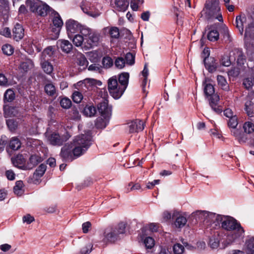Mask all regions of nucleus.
<instances>
[{"label": "nucleus", "mask_w": 254, "mask_h": 254, "mask_svg": "<svg viewBox=\"0 0 254 254\" xmlns=\"http://www.w3.org/2000/svg\"><path fill=\"white\" fill-rule=\"evenodd\" d=\"M232 61H233V60H231L230 55L229 57L228 56H224L221 59V64L224 66H229L230 65Z\"/></svg>", "instance_id": "obj_57"}, {"label": "nucleus", "mask_w": 254, "mask_h": 254, "mask_svg": "<svg viewBox=\"0 0 254 254\" xmlns=\"http://www.w3.org/2000/svg\"><path fill=\"white\" fill-rule=\"evenodd\" d=\"M209 217V218L214 217V213L207 212L206 211H200L198 210L193 213L191 214V216L195 218L196 220H199L202 221L204 220V218L205 216Z\"/></svg>", "instance_id": "obj_17"}, {"label": "nucleus", "mask_w": 254, "mask_h": 254, "mask_svg": "<svg viewBox=\"0 0 254 254\" xmlns=\"http://www.w3.org/2000/svg\"><path fill=\"white\" fill-rule=\"evenodd\" d=\"M7 125L11 130H14L17 127V124L12 119H8L6 121Z\"/></svg>", "instance_id": "obj_60"}, {"label": "nucleus", "mask_w": 254, "mask_h": 254, "mask_svg": "<svg viewBox=\"0 0 254 254\" xmlns=\"http://www.w3.org/2000/svg\"><path fill=\"white\" fill-rule=\"evenodd\" d=\"M126 224L120 223L116 227L107 228L104 231L103 241L104 243H114L118 240L120 234L126 232Z\"/></svg>", "instance_id": "obj_3"}, {"label": "nucleus", "mask_w": 254, "mask_h": 254, "mask_svg": "<svg viewBox=\"0 0 254 254\" xmlns=\"http://www.w3.org/2000/svg\"><path fill=\"white\" fill-rule=\"evenodd\" d=\"M45 91L49 96H53L56 94V89L52 83L46 84L45 86Z\"/></svg>", "instance_id": "obj_38"}, {"label": "nucleus", "mask_w": 254, "mask_h": 254, "mask_svg": "<svg viewBox=\"0 0 254 254\" xmlns=\"http://www.w3.org/2000/svg\"><path fill=\"white\" fill-rule=\"evenodd\" d=\"M243 85L245 87L249 89L252 87L254 84V80L252 78V77H248L245 78L243 81Z\"/></svg>", "instance_id": "obj_50"}, {"label": "nucleus", "mask_w": 254, "mask_h": 254, "mask_svg": "<svg viewBox=\"0 0 254 254\" xmlns=\"http://www.w3.org/2000/svg\"><path fill=\"white\" fill-rule=\"evenodd\" d=\"M95 126L98 128H104L106 126V123L102 118H98L95 122Z\"/></svg>", "instance_id": "obj_54"}, {"label": "nucleus", "mask_w": 254, "mask_h": 254, "mask_svg": "<svg viewBox=\"0 0 254 254\" xmlns=\"http://www.w3.org/2000/svg\"><path fill=\"white\" fill-rule=\"evenodd\" d=\"M85 36L80 33V34H76L74 36L72 35L71 39H72L73 43L77 47L81 46L84 45L85 46Z\"/></svg>", "instance_id": "obj_25"}, {"label": "nucleus", "mask_w": 254, "mask_h": 254, "mask_svg": "<svg viewBox=\"0 0 254 254\" xmlns=\"http://www.w3.org/2000/svg\"><path fill=\"white\" fill-rule=\"evenodd\" d=\"M115 65L117 68L122 69L125 65V61L123 58L118 57L115 60Z\"/></svg>", "instance_id": "obj_53"}, {"label": "nucleus", "mask_w": 254, "mask_h": 254, "mask_svg": "<svg viewBox=\"0 0 254 254\" xmlns=\"http://www.w3.org/2000/svg\"><path fill=\"white\" fill-rule=\"evenodd\" d=\"M5 176L9 180H13L15 179V175L12 170H9L5 172Z\"/></svg>", "instance_id": "obj_64"}, {"label": "nucleus", "mask_w": 254, "mask_h": 254, "mask_svg": "<svg viewBox=\"0 0 254 254\" xmlns=\"http://www.w3.org/2000/svg\"><path fill=\"white\" fill-rule=\"evenodd\" d=\"M246 21L245 16H241V15L238 16L236 18V27L239 29V32L242 35L244 31V23Z\"/></svg>", "instance_id": "obj_26"}, {"label": "nucleus", "mask_w": 254, "mask_h": 254, "mask_svg": "<svg viewBox=\"0 0 254 254\" xmlns=\"http://www.w3.org/2000/svg\"><path fill=\"white\" fill-rule=\"evenodd\" d=\"M50 11V7L47 4L42 2V4H40V6L37 7V10L35 11L34 12L40 16H45L47 15L48 13Z\"/></svg>", "instance_id": "obj_21"}, {"label": "nucleus", "mask_w": 254, "mask_h": 254, "mask_svg": "<svg viewBox=\"0 0 254 254\" xmlns=\"http://www.w3.org/2000/svg\"><path fill=\"white\" fill-rule=\"evenodd\" d=\"M23 222H26L27 224H30L35 220L34 217L31 216L30 214H28L24 216L22 218Z\"/></svg>", "instance_id": "obj_62"}, {"label": "nucleus", "mask_w": 254, "mask_h": 254, "mask_svg": "<svg viewBox=\"0 0 254 254\" xmlns=\"http://www.w3.org/2000/svg\"><path fill=\"white\" fill-rule=\"evenodd\" d=\"M214 88L213 86L210 84L207 83L204 87V93L206 96H211L214 93Z\"/></svg>", "instance_id": "obj_47"}, {"label": "nucleus", "mask_w": 254, "mask_h": 254, "mask_svg": "<svg viewBox=\"0 0 254 254\" xmlns=\"http://www.w3.org/2000/svg\"><path fill=\"white\" fill-rule=\"evenodd\" d=\"M60 104L63 108L65 109H68L71 106V102L70 99L64 98L61 100Z\"/></svg>", "instance_id": "obj_55"}, {"label": "nucleus", "mask_w": 254, "mask_h": 254, "mask_svg": "<svg viewBox=\"0 0 254 254\" xmlns=\"http://www.w3.org/2000/svg\"><path fill=\"white\" fill-rule=\"evenodd\" d=\"M103 30L105 32H108L112 38L118 39L119 38V29L117 27H106Z\"/></svg>", "instance_id": "obj_23"}, {"label": "nucleus", "mask_w": 254, "mask_h": 254, "mask_svg": "<svg viewBox=\"0 0 254 254\" xmlns=\"http://www.w3.org/2000/svg\"><path fill=\"white\" fill-rule=\"evenodd\" d=\"M218 217V214H216L214 213V217H212V218H209L208 216H205L204 218V220L202 222H205L208 225H211L212 224H214V226L215 227V224L217 222V218Z\"/></svg>", "instance_id": "obj_44"}, {"label": "nucleus", "mask_w": 254, "mask_h": 254, "mask_svg": "<svg viewBox=\"0 0 254 254\" xmlns=\"http://www.w3.org/2000/svg\"><path fill=\"white\" fill-rule=\"evenodd\" d=\"M141 188V186L138 183L133 184L132 182L129 183L127 188V192H130L134 190H139Z\"/></svg>", "instance_id": "obj_48"}, {"label": "nucleus", "mask_w": 254, "mask_h": 254, "mask_svg": "<svg viewBox=\"0 0 254 254\" xmlns=\"http://www.w3.org/2000/svg\"><path fill=\"white\" fill-rule=\"evenodd\" d=\"M143 1V0H131L130 7L133 10L136 11L139 5L142 4Z\"/></svg>", "instance_id": "obj_52"}, {"label": "nucleus", "mask_w": 254, "mask_h": 254, "mask_svg": "<svg viewBox=\"0 0 254 254\" xmlns=\"http://www.w3.org/2000/svg\"><path fill=\"white\" fill-rule=\"evenodd\" d=\"M4 115L6 117L16 116L19 113L17 108L14 107H8L4 108Z\"/></svg>", "instance_id": "obj_27"}, {"label": "nucleus", "mask_w": 254, "mask_h": 254, "mask_svg": "<svg viewBox=\"0 0 254 254\" xmlns=\"http://www.w3.org/2000/svg\"><path fill=\"white\" fill-rule=\"evenodd\" d=\"M92 245L88 244V245L83 247L80 250L81 254H87L91 252Z\"/></svg>", "instance_id": "obj_61"}, {"label": "nucleus", "mask_w": 254, "mask_h": 254, "mask_svg": "<svg viewBox=\"0 0 254 254\" xmlns=\"http://www.w3.org/2000/svg\"><path fill=\"white\" fill-rule=\"evenodd\" d=\"M65 27L68 37L71 39L73 34L79 32L86 26L81 25L78 21L73 19H69L65 22Z\"/></svg>", "instance_id": "obj_7"}, {"label": "nucleus", "mask_w": 254, "mask_h": 254, "mask_svg": "<svg viewBox=\"0 0 254 254\" xmlns=\"http://www.w3.org/2000/svg\"><path fill=\"white\" fill-rule=\"evenodd\" d=\"M247 254H254V237L250 238L246 242Z\"/></svg>", "instance_id": "obj_39"}, {"label": "nucleus", "mask_w": 254, "mask_h": 254, "mask_svg": "<svg viewBox=\"0 0 254 254\" xmlns=\"http://www.w3.org/2000/svg\"><path fill=\"white\" fill-rule=\"evenodd\" d=\"M218 85L223 89L227 91L229 89V86L227 83L226 79L222 75H218L217 78Z\"/></svg>", "instance_id": "obj_29"}, {"label": "nucleus", "mask_w": 254, "mask_h": 254, "mask_svg": "<svg viewBox=\"0 0 254 254\" xmlns=\"http://www.w3.org/2000/svg\"><path fill=\"white\" fill-rule=\"evenodd\" d=\"M43 159L38 155H32L29 158V161L26 164V169L30 170L35 167L38 164L42 161Z\"/></svg>", "instance_id": "obj_16"}, {"label": "nucleus", "mask_w": 254, "mask_h": 254, "mask_svg": "<svg viewBox=\"0 0 254 254\" xmlns=\"http://www.w3.org/2000/svg\"><path fill=\"white\" fill-rule=\"evenodd\" d=\"M15 98V94L14 91L10 89H7L4 95V102H11Z\"/></svg>", "instance_id": "obj_37"}, {"label": "nucleus", "mask_w": 254, "mask_h": 254, "mask_svg": "<svg viewBox=\"0 0 254 254\" xmlns=\"http://www.w3.org/2000/svg\"><path fill=\"white\" fill-rule=\"evenodd\" d=\"M81 34L85 36V47L86 48L91 49L98 45L100 40L98 33L86 27L81 30Z\"/></svg>", "instance_id": "obj_5"}, {"label": "nucleus", "mask_w": 254, "mask_h": 254, "mask_svg": "<svg viewBox=\"0 0 254 254\" xmlns=\"http://www.w3.org/2000/svg\"><path fill=\"white\" fill-rule=\"evenodd\" d=\"M53 15V25L51 27V32L53 33L55 39L58 37L62 27L63 25V21L60 14L56 11L53 10L52 12Z\"/></svg>", "instance_id": "obj_8"}, {"label": "nucleus", "mask_w": 254, "mask_h": 254, "mask_svg": "<svg viewBox=\"0 0 254 254\" xmlns=\"http://www.w3.org/2000/svg\"><path fill=\"white\" fill-rule=\"evenodd\" d=\"M145 124L142 120L136 119L127 123L125 128L128 133H138L143 130Z\"/></svg>", "instance_id": "obj_10"}, {"label": "nucleus", "mask_w": 254, "mask_h": 254, "mask_svg": "<svg viewBox=\"0 0 254 254\" xmlns=\"http://www.w3.org/2000/svg\"><path fill=\"white\" fill-rule=\"evenodd\" d=\"M219 37L218 32L216 30H210L207 34V38L210 41H216Z\"/></svg>", "instance_id": "obj_42"}, {"label": "nucleus", "mask_w": 254, "mask_h": 254, "mask_svg": "<svg viewBox=\"0 0 254 254\" xmlns=\"http://www.w3.org/2000/svg\"><path fill=\"white\" fill-rule=\"evenodd\" d=\"M113 60L110 57L107 56L103 58L102 64L105 68H108L113 65Z\"/></svg>", "instance_id": "obj_45"}, {"label": "nucleus", "mask_w": 254, "mask_h": 254, "mask_svg": "<svg viewBox=\"0 0 254 254\" xmlns=\"http://www.w3.org/2000/svg\"><path fill=\"white\" fill-rule=\"evenodd\" d=\"M243 128L244 130V133L251 134L254 132V123L251 121L245 122Z\"/></svg>", "instance_id": "obj_31"}, {"label": "nucleus", "mask_w": 254, "mask_h": 254, "mask_svg": "<svg viewBox=\"0 0 254 254\" xmlns=\"http://www.w3.org/2000/svg\"><path fill=\"white\" fill-rule=\"evenodd\" d=\"M221 34L223 36V39L225 42L229 43L232 41L231 36L230 35L228 29L227 27L224 26L222 28Z\"/></svg>", "instance_id": "obj_41"}, {"label": "nucleus", "mask_w": 254, "mask_h": 254, "mask_svg": "<svg viewBox=\"0 0 254 254\" xmlns=\"http://www.w3.org/2000/svg\"><path fill=\"white\" fill-rule=\"evenodd\" d=\"M76 63L80 66H83V68L86 67L88 62L85 57L81 53L77 54L76 56Z\"/></svg>", "instance_id": "obj_33"}, {"label": "nucleus", "mask_w": 254, "mask_h": 254, "mask_svg": "<svg viewBox=\"0 0 254 254\" xmlns=\"http://www.w3.org/2000/svg\"><path fill=\"white\" fill-rule=\"evenodd\" d=\"M96 113V108L92 105H87L84 108L83 114L87 117H93Z\"/></svg>", "instance_id": "obj_28"}, {"label": "nucleus", "mask_w": 254, "mask_h": 254, "mask_svg": "<svg viewBox=\"0 0 254 254\" xmlns=\"http://www.w3.org/2000/svg\"><path fill=\"white\" fill-rule=\"evenodd\" d=\"M83 99V96L82 94L79 91H75L72 94V100L76 103H80Z\"/></svg>", "instance_id": "obj_51"}, {"label": "nucleus", "mask_w": 254, "mask_h": 254, "mask_svg": "<svg viewBox=\"0 0 254 254\" xmlns=\"http://www.w3.org/2000/svg\"><path fill=\"white\" fill-rule=\"evenodd\" d=\"M33 66V64L31 61H27L22 62L20 65V69H22L23 71H28Z\"/></svg>", "instance_id": "obj_49"}, {"label": "nucleus", "mask_w": 254, "mask_h": 254, "mask_svg": "<svg viewBox=\"0 0 254 254\" xmlns=\"http://www.w3.org/2000/svg\"><path fill=\"white\" fill-rule=\"evenodd\" d=\"M184 250V247L180 244H176L173 247V251L175 254H182Z\"/></svg>", "instance_id": "obj_58"}, {"label": "nucleus", "mask_w": 254, "mask_h": 254, "mask_svg": "<svg viewBox=\"0 0 254 254\" xmlns=\"http://www.w3.org/2000/svg\"><path fill=\"white\" fill-rule=\"evenodd\" d=\"M129 77V75L127 72H123L119 75V84L122 87L125 86V90L127 86Z\"/></svg>", "instance_id": "obj_22"}, {"label": "nucleus", "mask_w": 254, "mask_h": 254, "mask_svg": "<svg viewBox=\"0 0 254 254\" xmlns=\"http://www.w3.org/2000/svg\"><path fill=\"white\" fill-rule=\"evenodd\" d=\"M245 36L254 39V22L249 24L245 30Z\"/></svg>", "instance_id": "obj_35"}, {"label": "nucleus", "mask_w": 254, "mask_h": 254, "mask_svg": "<svg viewBox=\"0 0 254 254\" xmlns=\"http://www.w3.org/2000/svg\"><path fill=\"white\" fill-rule=\"evenodd\" d=\"M91 140L90 130L76 136L70 144L67 143L61 148V157L65 161H72L85 153L91 144Z\"/></svg>", "instance_id": "obj_1"}, {"label": "nucleus", "mask_w": 254, "mask_h": 254, "mask_svg": "<svg viewBox=\"0 0 254 254\" xmlns=\"http://www.w3.org/2000/svg\"><path fill=\"white\" fill-rule=\"evenodd\" d=\"M98 109L101 115L104 118L109 117L111 114V109L108 106L107 100H104L98 105Z\"/></svg>", "instance_id": "obj_11"}, {"label": "nucleus", "mask_w": 254, "mask_h": 254, "mask_svg": "<svg viewBox=\"0 0 254 254\" xmlns=\"http://www.w3.org/2000/svg\"><path fill=\"white\" fill-rule=\"evenodd\" d=\"M187 222V220L186 217L180 215L177 217L174 224L177 228H181L186 224Z\"/></svg>", "instance_id": "obj_34"}, {"label": "nucleus", "mask_w": 254, "mask_h": 254, "mask_svg": "<svg viewBox=\"0 0 254 254\" xmlns=\"http://www.w3.org/2000/svg\"><path fill=\"white\" fill-rule=\"evenodd\" d=\"M11 161L13 165L22 170H26L25 160L21 154H19L14 158H11Z\"/></svg>", "instance_id": "obj_13"}, {"label": "nucleus", "mask_w": 254, "mask_h": 254, "mask_svg": "<svg viewBox=\"0 0 254 254\" xmlns=\"http://www.w3.org/2000/svg\"><path fill=\"white\" fill-rule=\"evenodd\" d=\"M0 34L6 37H10L11 36V32L9 28L5 27L0 30Z\"/></svg>", "instance_id": "obj_63"}, {"label": "nucleus", "mask_w": 254, "mask_h": 254, "mask_svg": "<svg viewBox=\"0 0 254 254\" xmlns=\"http://www.w3.org/2000/svg\"><path fill=\"white\" fill-rule=\"evenodd\" d=\"M134 56L130 53H128L126 55V60L127 62V64L132 65L134 63Z\"/></svg>", "instance_id": "obj_59"}, {"label": "nucleus", "mask_w": 254, "mask_h": 254, "mask_svg": "<svg viewBox=\"0 0 254 254\" xmlns=\"http://www.w3.org/2000/svg\"><path fill=\"white\" fill-rule=\"evenodd\" d=\"M205 7L208 9L210 12L212 13L213 15H214L215 13L217 12H219L220 11L219 2L216 0L212 1L210 4L206 3L205 4Z\"/></svg>", "instance_id": "obj_20"}, {"label": "nucleus", "mask_w": 254, "mask_h": 254, "mask_svg": "<svg viewBox=\"0 0 254 254\" xmlns=\"http://www.w3.org/2000/svg\"><path fill=\"white\" fill-rule=\"evenodd\" d=\"M220 224H221V227L226 230L237 231V237H240L242 236L244 233V230L241 227L240 224L232 217L218 215L217 222L215 224V226L219 225Z\"/></svg>", "instance_id": "obj_2"}, {"label": "nucleus", "mask_w": 254, "mask_h": 254, "mask_svg": "<svg viewBox=\"0 0 254 254\" xmlns=\"http://www.w3.org/2000/svg\"><path fill=\"white\" fill-rule=\"evenodd\" d=\"M108 87L111 95L116 99H119L125 92V86L122 87L118 83L116 76L108 80Z\"/></svg>", "instance_id": "obj_6"}, {"label": "nucleus", "mask_w": 254, "mask_h": 254, "mask_svg": "<svg viewBox=\"0 0 254 254\" xmlns=\"http://www.w3.org/2000/svg\"><path fill=\"white\" fill-rule=\"evenodd\" d=\"M2 51L5 55L10 56L13 54L14 49L10 45L5 44L2 47Z\"/></svg>", "instance_id": "obj_46"}, {"label": "nucleus", "mask_w": 254, "mask_h": 254, "mask_svg": "<svg viewBox=\"0 0 254 254\" xmlns=\"http://www.w3.org/2000/svg\"><path fill=\"white\" fill-rule=\"evenodd\" d=\"M230 57L231 60H236L237 64L240 65L244 64L245 60L242 51L238 49H235L230 52Z\"/></svg>", "instance_id": "obj_12"}, {"label": "nucleus", "mask_w": 254, "mask_h": 254, "mask_svg": "<svg viewBox=\"0 0 254 254\" xmlns=\"http://www.w3.org/2000/svg\"><path fill=\"white\" fill-rule=\"evenodd\" d=\"M145 247L147 249H151L154 245V240L151 237H147L144 241Z\"/></svg>", "instance_id": "obj_56"}, {"label": "nucleus", "mask_w": 254, "mask_h": 254, "mask_svg": "<svg viewBox=\"0 0 254 254\" xmlns=\"http://www.w3.org/2000/svg\"><path fill=\"white\" fill-rule=\"evenodd\" d=\"M46 137L48 142L54 146H61L64 142L66 141L69 138L68 135H60L56 132L46 134Z\"/></svg>", "instance_id": "obj_9"}, {"label": "nucleus", "mask_w": 254, "mask_h": 254, "mask_svg": "<svg viewBox=\"0 0 254 254\" xmlns=\"http://www.w3.org/2000/svg\"><path fill=\"white\" fill-rule=\"evenodd\" d=\"M21 142L17 137H13L10 141L9 147L14 150H17L20 148Z\"/></svg>", "instance_id": "obj_36"}, {"label": "nucleus", "mask_w": 254, "mask_h": 254, "mask_svg": "<svg viewBox=\"0 0 254 254\" xmlns=\"http://www.w3.org/2000/svg\"><path fill=\"white\" fill-rule=\"evenodd\" d=\"M23 183L21 181H18L16 182L15 186L13 188V190L15 194L18 195H21L23 192L22 188Z\"/></svg>", "instance_id": "obj_43"}, {"label": "nucleus", "mask_w": 254, "mask_h": 254, "mask_svg": "<svg viewBox=\"0 0 254 254\" xmlns=\"http://www.w3.org/2000/svg\"><path fill=\"white\" fill-rule=\"evenodd\" d=\"M42 2L39 0H27L26 4L29 8L30 11L34 12L37 10V7L42 4Z\"/></svg>", "instance_id": "obj_24"}, {"label": "nucleus", "mask_w": 254, "mask_h": 254, "mask_svg": "<svg viewBox=\"0 0 254 254\" xmlns=\"http://www.w3.org/2000/svg\"><path fill=\"white\" fill-rule=\"evenodd\" d=\"M47 166L44 164H41L34 172V175L36 177H41L46 170Z\"/></svg>", "instance_id": "obj_40"}, {"label": "nucleus", "mask_w": 254, "mask_h": 254, "mask_svg": "<svg viewBox=\"0 0 254 254\" xmlns=\"http://www.w3.org/2000/svg\"><path fill=\"white\" fill-rule=\"evenodd\" d=\"M238 125V118L236 115L230 118L228 121V125L231 128V132L232 135L235 137V139L240 144H243L247 142L248 137L246 134H245L240 129L237 128Z\"/></svg>", "instance_id": "obj_4"}, {"label": "nucleus", "mask_w": 254, "mask_h": 254, "mask_svg": "<svg viewBox=\"0 0 254 254\" xmlns=\"http://www.w3.org/2000/svg\"><path fill=\"white\" fill-rule=\"evenodd\" d=\"M12 33L13 39L18 41L23 38L24 35V30L21 25L17 23L13 29Z\"/></svg>", "instance_id": "obj_14"}, {"label": "nucleus", "mask_w": 254, "mask_h": 254, "mask_svg": "<svg viewBox=\"0 0 254 254\" xmlns=\"http://www.w3.org/2000/svg\"><path fill=\"white\" fill-rule=\"evenodd\" d=\"M41 64L43 70L47 74H50L53 72V65L49 62L45 60L42 61Z\"/></svg>", "instance_id": "obj_32"}, {"label": "nucleus", "mask_w": 254, "mask_h": 254, "mask_svg": "<svg viewBox=\"0 0 254 254\" xmlns=\"http://www.w3.org/2000/svg\"><path fill=\"white\" fill-rule=\"evenodd\" d=\"M245 110L250 117L254 115V104L251 100H248L245 103Z\"/></svg>", "instance_id": "obj_30"}, {"label": "nucleus", "mask_w": 254, "mask_h": 254, "mask_svg": "<svg viewBox=\"0 0 254 254\" xmlns=\"http://www.w3.org/2000/svg\"><path fill=\"white\" fill-rule=\"evenodd\" d=\"M203 62L206 68H207L209 71L213 72L216 70L217 64L214 58L211 57H204Z\"/></svg>", "instance_id": "obj_18"}, {"label": "nucleus", "mask_w": 254, "mask_h": 254, "mask_svg": "<svg viewBox=\"0 0 254 254\" xmlns=\"http://www.w3.org/2000/svg\"><path fill=\"white\" fill-rule=\"evenodd\" d=\"M114 3L117 10L125 11L128 8L129 1L128 0H115Z\"/></svg>", "instance_id": "obj_19"}, {"label": "nucleus", "mask_w": 254, "mask_h": 254, "mask_svg": "<svg viewBox=\"0 0 254 254\" xmlns=\"http://www.w3.org/2000/svg\"><path fill=\"white\" fill-rule=\"evenodd\" d=\"M57 46L61 48V50L66 53H69L72 49V45L68 40L64 39H60L57 41Z\"/></svg>", "instance_id": "obj_15"}]
</instances>
